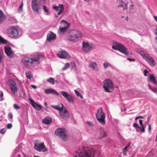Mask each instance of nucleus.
I'll use <instances>...</instances> for the list:
<instances>
[{"label": "nucleus", "mask_w": 157, "mask_h": 157, "mask_svg": "<svg viewBox=\"0 0 157 157\" xmlns=\"http://www.w3.org/2000/svg\"><path fill=\"white\" fill-rule=\"evenodd\" d=\"M44 56L40 54L36 53L30 57H25L23 59V62L25 65L28 67L30 64H32L34 62L38 61L43 58Z\"/></svg>", "instance_id": "1"}, {"label": "nucleus", "mask_w": 157, "mask_h": 157, "mask_svg": "<svg viewBox=\"0 0 157 157\" xmlns=\"http://www.w3.org/2000/svg\"><path fill=\"white\" fill-rule=\"evenodd\" d=\"M96 152L93 148H86L80 153H77L74 157H94Z\"/></svg>", "instance_id": "2"}, {"label": "nucleus", "mask_w": 157, "mask_h": 157, "mask_svg": "<svg viewBox=\"0 0 157 157\" xmlns=\"http://www.w3.org/2000/svg\"><path fill=\"white\" fill-rule=\"evenodd\" d=\"M82 33L76 29H72L70 31L67 37V40L71 41H76L81 38Z\"/></svg>", "instance_id": "3"}, {"label": "nucleus", "mask_w": 157, "mask_h": 157, "mask_svg": "<svg viewBox=\"0 0 157 157\" xmlns=\"http://www.w3.org/2000/svg\"><path fill=\"white\" fill-rule=\"evenodd\" d=\"M45 2V0H32L31 6L34 13H39L41 9L40 6Z\"/></svg>", "instance_id": "4"}, {"label": "nucleus", "mask_w": 157, "mask_h": 157, "mask_svg": "<svg viewBox=\"0 0 157 157\" xmlns=\"http://www.w3.org/2000/svg\"><path fill=\"white\" fill-rule=\"evenodd\" d=\"M103 87L105 92H112L114 89V86L112 81L109 79L105 80L103 82Z\"/></svg>", "instance_id": "5"}, {"label": "nucleus", "mask_w": 157, "mask_h": 157, "mask_svg": "<svg viewBox=\"0 0 157 157\" xmlns=\"http://www.w3.org/2000/svg\"><path fill=\"white\" fill-rule=\"evenodd\" d=\"M112 48L114 50L119 51L125 55L128 56L129 54V52L126 48L121 43L115 42L114 45L112 46Z\"/></svg>", "instance_id": "6"}, {"label": "nucleus", "mask_w": 157, "mask_h": 157, "mask_svg": "<svg viewBox=\"0 0 157 157\" xmlns=\"http://www.w3.org/2000/svg\"><path fill=\"white\" fill-rule=\"evenodd\" d=\"M96 117L100 123L103 125L105 124V114L103 112L101 108L98 109L96 114Z\"/></svg>", "instance_id": "7"}, {"label": "nucleus", "mask_w": 157, "mask_h": 157, "mask_svg": "<svg viewBox=\"0 0 157 157\" xmlns=\"http://www.w3.org/2000/svg\"><path fill=\"white\" fill-rule=\"evenodd\" d=\"M140 54L143 58L149 64L151 67H154L155 64V62L153 58L151 57L148 54H146L143 51H140Z\"/></svg>", "instance_id": "8"}, {"label": "nucleus", "mask_w": 157, "mask_h": 157, "mask_svg": "<svg viewBox=\"0 0 157 157\" xmlns=\"http://www.w3.org/2000/svg\"><path fill=\"white\" fill-rule=\"evenodd\" d=\"M34 148L39 152H45L48 151L44 143H38V140H36L34 143Z\"/></svg>", "instance_id": "9"}, {"label": "nucleus", "mask_w": 157, "mask_h": 157, "mask_svg": "<svg viewBox=\"0 0 157 157\" xmlns=\"http://www.w3.org/2000/svg\"><path fill=\"white\" fill-rule=\"evenodd\" d=\"M82 44V50L83 51L86 53L90 51L92 49H94L96 48L94 45L89 44L88 43L86 42H83Z\"/></svg>", "instance_id": "10"}, {"label": "nucleus", "mask_w": 157, "mask_h": 157, "mask_svg": "<svg viewBox=\"0 0 157 157\" xmlns=\"http://www.w3.org/2000/svg\"><path fill=\"white\" fill-rule=\"evenodd\" d=\"M7 33L11 38L17 36L19 34L17 29L15 27H11L7 29Z\"/></svg>", "instance_id": "11"}, {"label": "nucleus", "mask_w": 157, "mask_h": 157, "mask_svg": "<svg viewBox=\"0 0 157 157\" xmlns=\"http://www.w3.org/2000/svg\"><path fill=\"white\" fill-rule=\"evenodd\" d=\"M55 134L56 135L59 136L63 140H66L67 139V136L65 133L64 129L58 128L55 132Z\"/></svg>", "instance_id": "12"}, {"label": "nucleus", "mask_w": 157, "mask_h": 157, "mask_svg": "<svg viewBox=\"0 0 157 157\" xmlns=\"http://www.w3.org/2000/svg\"><path fill=\"white\" fill-rule=\"evenodd\" d=\"M59 114L61 118L63 119L67 120L69 117L70 113L66 108L59 112Z\"/></svg>", "instance_id": "13"}, {"label": "nucleus", "mask_w": 157, "mask_h": 157, "mask_svg": "<svg viewBox=\"0 0 157 157\" xmlns=\"http://www.w3.org/2000/svg\"><path fill=\"white\" fill-rule=\"evenodd\" d=\"M9 86L12 92L15 94L17 91V86L15 82L12 80H10L9 81Z\"/></svg>", "instance_id": "14"}, {"label": "nucleus", "mask_w": 157, "mask_h": 157, "mask_svg": "<svg viewBox=\"0 0 157 157\" xmlns=\"http://www.w3.org/2000/svg\"><path fill=\"white\" fill-rule=\"evenodd\" d=\"M60 92L63 96L69 102L73 103L74 102V99L71 95L69 94L68 93L65 91H61Z\"/></svg>", "instance_id": "15"}, {"label": "nucleus", "mask_w": 157, "mask_h": 157, "mask_svg": "<svg viewBox=\"0 0 157 157\" xmlns=\"http://www.w3.org/2000/svg\"><path fill=\"white\" fill-rule=\"evenodd\" d=\"M61 23L62 24L63 23L65 26L64 27L59 28V32L60 33H62L65 32L67 31L70 24L67 21L63 20L61 21Z\"/></svg>", "instance_id": "16"}, {"label": "nucleus", "mask_w": 157, "mask_h": 157, "mask_svg": "<svg viewBox=\"0 0 157 157\" xmlns=\"http://www.w3.org/2000/svg\"><path fill=\"white\" fill-rule=\"evenodd\" d=\"M57 56L61 59L68 58L70 57L69 54L66 51L64 50L59 52L57 54Z\"/></svg>", "instance_id": "17"}, {"label": "nucleus", "mask_w": 157, "mask_h": 157, "mask_svg": "<svg viewBox=\"0 0 157 157\" xmlns=\"http://www.w3.org/2000/svg\"><path fill=\"white\" fill-rule=\"evenodd\" d=\"M52 8L56 12L59 11L57 13L58 15H59L61 14L63 12L64 9V6L63 4H59L58 6H53Z\"/></svg>", "instance_id": "18"}, {"label": "nucleus", "mask_w": 157, "mask_h": 157, "mask_svg": "<svg viewBox=\"0 0 157 157\" xmlns=\"http://www.w3.org/2000/svg\"><path fill=\"white\" fill-rule=\"evenodd\" d=\"M56 36L55 34L52 32H50L47 35V40L49 42L54 40L56 39Z\"/></svg>", "instance_id": "19"}, {"label": "nucleus", "mask_w": 157, "mask_h": 157, "mask_svg": "<svg viewBox=\"0 0 157 157\" xmlns=\"http://www.w3.org/2000/svg\"><path fill=\"white\" fill-rule=\"evenodd\" d=\"M5 52L6 55L10 57H12L13 56V54L11 51V48L9 46H6L4 47Z\"/></svg>", "instance_id": "20"}, {"label": "nucleus", "mask_w": 157, "mask_h": 157, "mask_svg": "<svg viewBox=\"0 0 157 157\" xmlns=\"http://www.w3.org/2000/svg\"><path fill=\"white\" fill-rule=\"evenodd\" d=\"M29 100L30 102L31 105L35 109L38 110H40L42 109V106L37 104L33 99H29Z\"/></svg>", "instance_id": "21"}, {"label": "nucleus", "mask_w": 157, "mask_h": 157, "mask_svg": "<svg viewBox=\"0 0 157 157\" xmlns=\"http://www.w3.org/2000/svg\"><path fill=\"white\" fill-rule=\"evenodd\" d=\"M44 92L46 94H48L50 93L55 94L58 96H59V93L55 90L52 89H47L45 90Z\"/></svg>", "instance_id": "22"}, {"label": "nucleus", "mask_w": 157, "mask_h": 157, "mask_svg": "<svg viewBox=\"0 0 157 157\" xmlns=\"http://www.w3.org/2000/svg\"><path fill=\"white\" fill-rule=\"evenodd\" d=\"M51 107L53 108L58 110L60 112L63 109V105L62 104H58L57 105H51Z\"/></svg>", "instance_id": "23"}, {"label": "nucleus", "mask_w": 157, "mask_h": 157, "mask_svg": "<svg viewBox=\"0 0 157 157\" xmlns=\"http://www.w3.org/2000/svg\"><path fill=\"white\" fill-rule=\"evenodd\" d=\"M88 66L90 68H92L93 70H98L97 63L95 62H90Z\"/></svg>", "instance_id": "24"}, {"label": "nucleus", "mask_w": 157, "mask_h": 157, "mask_svg": "<svg viewBox=\"0 0 157 157\" xmlns=\"http://www.w3.org/2000/svg\"><path fill=\"white\" fill-rule=\"evenodd\" d=\"M148 79L154 84H156L157 85L156 78L153 74H150L148 77Z\"/></svg>", "instance_id": "25"}, {"label": "nucleus", "mask_w": 157, "mask_h": 157, "mask_svg": "<svg viewBox=\"0 0 157 157\" xmlns=\"http://www.w3.org/2000/svg\"><path fill=\"white\" fill-rule=\"evenodd\" d=\"M119 3L118 5V7H122L124 9L126 10L127 6L126 3L124 2H123L122 0H119Z\"/></svg>", "instance_id": "26"}, {"label": "nucleus", "mask_w": 157, "mask_h": 157, "mask_svg": "<svg viewBox=\"0 0 157 157\" xmlns=\"http://www.w3.org/2000/svg\"><path fill=\"white\" fill-rule=\"evenodd\" d=\"M5 16L2 10H0V23L3 21L5 19Z\"/></svg>", "instance_id": "27"}, {"label": "nucleus", "mask_w": 157, "mask_h": 157, "mask_svg": "<svg viewBox=\"0 0 157 157\" xmlns=\"http://www.w3.org/2000/svg\"><path fill=\"white\" fill-rule=\"evenodd\" d=\"M42 122L46 124H48L51 123V121L49 118H46L42 121Z\"/></svg>", "instance_id": "28"}, {"label": "nucleus", "mask_w": 157, "mask_h": 157, "mask_svg": "<svg viewBox=\"0 0 157 157\" xmlns=\"http://www.w3.org/2000/svg\"><path fill=\"white\" fill-rule=\"evenodd\" d=\"M100 135L102 138H103L106 136V133L103 129H100Z\"/></svg>", "instance_id": "29"}, {"label": "nucleus", "mask_w": 157, "mask_h": 157, "mask_svg": "<svg viewBox=\"0 0 157 157\" xmlns=\"http://www.w3.org/2000/svg\"><path fill=\"white\" fill-rule=\"evenodd\" d=\"M7 43V40L0 36V44H6Z\"/></svg>", "instance_id": "30"}, {"label": "nucleus", "mask_w": 157, "mask_h": 157, "mask_svg": "<svg viewBox=\"0 0 157 157\" xmlns=\"http://www.w3.org/2000/svg\"><path fill=\"white\" fill-rule=\"evenodd\" d=\"M47 81L48 82L50 83L52 85H54V84L55 80L52 78L51 77L47 79Z\"/></svg>", "instance_id": "31"}, {"label": "nucleus", "mask_w": 157, "mask_h": 157, "mask_svg": "<svg viewBox=\"0 0 157 157\" xmlns=\"http://www.w3.org/2000/svg\"><path fill=\"white\" fill-rule=\"evenodd\" d=\"M23 2H22L20 5V6H19L18 9V11L19 13H20L21 12H22L23 11Z\"/></svg>", "instance_id": "32"}, {"label": "nucleus", "mask_w": 157, "mask_h": 157, "mask_svg": "<svg viewBox=\"0 0 157 157\" xmlns=\"http://www.w3.org/2000/svg\"><path fill=\"white\" fill-rule=\"evenodd\" d=\"M70 65L69 63H65L64 67L62 68L63 70H65L68 68L70 67Z\"/></svg>", "instance_id": "33"}, {"label": "nucleus", "mask_w": 157, "mask_h": 157, "mask_svg": "<svg viewBox=\"0 0 157 157\" xmlns=\"http://www.w3.org/2000/svg\"><path fill=\"white\" fill-rule=\"evenodd\" d=\"M26 75L27 78L29 79H30L31 78V76L30 75V71H27L26 72Z\"/></svg>", "instance_id": "34"}, {"label": "nucleus", "mask_w": 157, "mask_h": 157, "mask_svg": "<svg viewBox=\"0 0 157 157\" xmlns=\"http://www.w3.org/2000/svg\"><path fill=\"white\" fill-rule=\"evenodd\" d=\"M43 8L45 12L47 14H48L49 13V12L47 10L46 7L45 6H43Z\"/></svg>", "instance_id": "35"}, {"label": "nucleus", "mask_w": 157, "mask_h": 157, "mask_svg": "<svg viewBox=\"0 0 157 157\" xmlns=\"http://www.w3.org/2000/svg\"><path fill=\"white\" fill-rule=\"evenodd\" d=\"M110 65L107 62H105L103 64V66L105 68H107Z\"/></svg>", "instance_id": "36"}, {"label": "nucleus", "mask_w": 157, "mask_h": 157, "mask_svg": "<svg viewBox=\"0 0 157 157\" xmlns=\"http://www.w3.org/2000/svg\"><path fill=\"white\" fill-rule=\"evenodd\" d=\"M72 68L74 69L75 70H76V64L75 63H72Z\"/></svg>", "instance_id": "37"}, {"label": "nucleus", "mask_w": 157, "mask_h": 157, "mask_svg": "<svg viewBox=\"0 0 157 157\" xmlns=\"http://www.w3.org/2000/svg\"><path fill=\"white\" fill-rule=\"evenodd\" d=\"M14 108L16 109H19L20 108V107L19 106L15 104L13 105Z\"/></svg>", "instance_id": "38"}, {"label": "nucleus", "mask_w": 157, "mask_h": 157, "mask_svg": "<svg viewBox=\"0 0 157 157\" xmlns=\"http://www.w3.org/2000/svg\"><path fill=\"white\" fill-rule=\"evenodd\" d=\"M141 127H142L141 128L139 127V128L140 129V130L141 132H144L145 131V129L144 128V126H142Z\"/></svg>", "instance_id": "39"}, {"label": "nucleus", "mask_w": 157, "mask_h": 157, "mask_svg": "<svg viewBox=\"0 0 157 157\" xmlns=\"http://www.w3.org/2000/svg\"><path fill=\"white\" fill-rule=\"evenodd\" d=\"M6 130H5V128H3L1 129L0 130V133L2 134H4L6 132Z\"/></svg>", "instance_id": "40"}, {"label": "nucleus", "mask_w": 157, "mask_h": 157, "mask_svg": "<svg viewBox=\"0 0 157 157\" xmlns=\"http://www.w3.org/2000/svg\"><path fill=\"white\" fill-rule=\"evenodd\" d=\"M86 123L88 125L91 127H93L94 126L93 124L89 121H87Z\"/></svg>", "instance_id": "41"}, {"label": "nucleus", "mask_w": 157, "mask_h": 157, "mask_svg": "<svg viewBox=\"0 0 157 157\" xmlns=\"http://www.w3.org/2000/svg\"><path fill=\"white\" fill-rule=\"evenodd\" d=\"M12 127V124L11 123H9L7 125V127L8 129L11 128Z\"/></svg>", "instance_id": "42"}, {"label": "nucleus", "mask_w": 157, "mask_h": 157, "mask_svg": "<svg viewBox=\"0 0 157 157\" xmlns=\"http://www.w3.org/2000/svg\"><path fill=\"white\" fill-rule=\"evenodd\" d=\"M133 126L134 127L136 128H139V126L136 123H135L133 124Z\"/></svg>", "instance_id": "43"}, {"label": "nucleus", "mask_w": 157, "mask_h": 157, "mask_svg": "<svg viewBox=\"0 0 157 157\" xmlns=\"http://www.w3.org/2000/svg\"><path fill=\"white\" fill-rule=\"evenodd\" d=\"M151 90L155 93H157V88H153Z\"/></svg>", "instance_id": "44"}, {"label": "nucleus", "mask_w": 157, "mask_h": 157, "mask_svg": "<svg viewBox=\"0 0 157 157\" xmlns=\"http://www.w3.org/2000/svg\"><path fill=\"white\" fill-rule=\"evenodd\" d=\"M148 72V71L147 69H145L144 71V75L145 76H147V74Z\"/></svg>", "instance_id": "45"}, {"label": "nucleus", "mask_w": 157, "mask_h": 157, "mask_svg": "<svg viewBox=\"0 0 157 157\" xmlns=\"http://www.w3.org/2000/svg\"><path fill=\"white\" fill-rule=\"evenodd\" d=\"M8 116L9 118L11 119H12L13 118V114L11 113H10L8 114Z\"/></svg>", "instance_id": "46"}, {"label": "nucleus", "mask_w": 157, "mask_h": 157, "mask_svg": "<svg viewBox=\"0 0 157 157\" xmlns=\"http://www.w3.org/2000/svg\"><path fill=\"white\" fill-rule=\"evenodd\" d=\"M130 144H128L127 146H125V147L123 149L124 150H127V149L130 146Z\"/></svg>", "instance_id": "47"}, {"label": "nucleus", "mask_w": 157, "mask_h": 157, "mask_svg": "<svg viewBox=\"0 0 157 157\" xmlns=\"http://www.w3.org/2000/svg\"><path fill=\"white\" fill-rule=\"evenodd\" d=\"M75 93L78 96H79L80 95V93L78 91H77L76 90H75Z\"/></svg>", "instance_id": "48"}, {"label": "nucleus", "mask_w": 157, "mask_h": 157, "mask_svg": "<svg viewBox=\"0 0 157 157\" xmlns=\"http://www.w3.org/2000/svg\"><path fill=\"white\" fill-rule=\"evenodd\" d=\"M127 150H123V153L124 155H127Z\"/></svg>", "instance_id": "49"}, {"label": "nucleus", "mask_w": 157, "mask_h": 157, "mask_svg": "<svg viewBox=\"0 0 157 157\" xmlns=\"http://www.w3.org/2000/svg\"><path fill=\"white\" fill-rule=\"evenodd\" d=\"M140 124L141 126H143L142 121L141 120H139Z\"/></svg>", "instance_id": "50"}, {"label": "nucleus", "mask_w": 157, "mask_h": 157, "mask_svg": "<svg viewBox=\"0 0 157 157\" xmlns=\"http://www.w3.org/2000/svg\"><path fill=\"white\" fill-rule=\"evenodd\" d=\"M3 96V93L2 92L1 93L0 95V97L2 98V99L1 100V101H2V97Z\"/></svg>", "instance_id": "51"}, {"label": "nucleus", "mask_w": 157, "mask_h": 157, "mask_svg": "<svg viewBox=\"0 0 157 157\" xmlns=\"http://www.w3.org/2000/svg\"><path fill=\"white\" fill-rule=\"evenodd\" d=\"M148 130L149 131H151V126L149 124H148Z\"/></svg>", "instance_id": "52"}, {"label": "nucleus", "mask_w": 157, "mask_h": 157, "mask_svg": "<svg viewBox=\"0 0 157 157\" xmlns=\"http://www.w3.org/2000/svg\"><path fill=\"white\" fill-rule=\"evenodd\" d=\"M148 87H149V88H150V89L151 90H152V89H153V88H152L151 87V86L150 84H148Z\"/></svg>", "instance_id": "53"}, {"label": "nucleus", "mask_w": 157, "mask_h": 157, "mask_svg": "<svg viewBox=\"0 0 157 157\" xmlns=\"http://www.w3.org/2000/svg\"><path fill=\"white\" fill-rule=\"evenodd\" d=\"M31 86L34 89H36V86H35L33 85H31Z\"/></svg>", "instance_id": "54"}, {"label": "nucleus", "mask_w": 157, "mask_h": 157, "mask_svg": "<svg viewBox=\"0 0 157 157\" xmlns=\"http://www.w3.org/2000/svg\"><path fill=\"white\" fill-rule=\"evenodd\" d=\"M155 35H157V28L156 29V30L155 31ZM156 39H157V37L156 38Z\"/></svg>", "instance_id": "55"}, {"label": "nucleus", "mask_w": 157, "mask_h": 157, "mask_svg": "<svg viewBox=\"0 0 157 157\" xmlns=\"http://www.w3.org/2000/svg\"><path fill=\"white\" fill-rule=\"evenodd\" d=\"M154 17L155 21L157 22V17L154 16Z\"/></svg>", "instance_id": "56"}, {"label": "nucleus", "mask_w": 157, "mask_h": 157, "mask_svg": "<svg viewBox=\"0 0 157 157\" xmlns=\"http://www.w3.org/2000/svg\"><path fill=\"white\" fill-rule=\"evenodd\" d=\"M128 60H130V61H132L133 60V59H132L129 58H128L127 59Z\"/></svg>", "instance_id": "57"}, {"label": "nucleus", "mask_w": 157, "mask_h": 157, "mask_svg": "<svg viewBox=\"0 0 157 157\" xmlns=\"http://www.w3.org/2000/svg\"><path fill=\"white\" fill-rule=\"evenodd\" d=\"M80 96V97H81V98H82V95L81 94L79 96Z\"/></svg>", "instance_id": "58"}, {"label": "nucleus", "mask_w": 157, "mask_h": 157, "mask_svg": "<svg viewBox=\"0 0 157 157\" xmlns=\"http://www.w3.org/2000/svg\"><path fill=\"white\" fill-rule=\"evenodd\" d=\"M126 20H127V21H128V17H126Z\"/></svg>", "instance_id": "59"}, {"label": "nucleus", "mask_w": 157, "mask_h": 157, "mask_svg": "<svg viewBox=\"0 0 157 157\" xmlns=\"http://www.w3.org/2000/svg\"><path fill=\"white\" fill-rule=\"evenodd\" d=\"M139 117H140V116H139V117H137L136 118V120L137 119V118H139Z\"/></svg>", "instance_id": "60"}, {"label": "nucleus", "mask_w": 157, "mask_h": 157, "mask_svg": "<svg viewBox=\"0 0 157 157\" xmlns=\"http://www.w3.org/2000/svg\"><path fill=\"white\" fill-rule=\"evenodd\" d=\"M84 1H89L90 0H84Z\"/></svg>", "instance_id": "61"}, {"label": "nucleus", "mask_w": 157, "mask_h": 157, "mask_svg": "<svg viewBox=\"0 0 157 157\" xmlns=\"http://www.w3.org/2000/svg\"><path fill=\"white\" fill-rule=\"evenodd\" d=\"M55 16L56 18H57L58 17V16H57L56 15Z\"/></svg>", "instance_id": "62"}, {"label": "nucleus", "mask_w": 157, "mask_h": 157, "mask_svg": "<svg viewBox=\"0 0 157 157\" xmlns=\"http://www.w3.org/2000/svg\"><path fill=\"white\" fill-rule=\"evenodd\" d=\"M55 82H57V81H55Z\"/></svg>", "instance_id": "63"}, {"label": "nucleus", "mask_w": 157, "mask_h": 157, "mask_svg": "<svg viewBox=\"0 0 157 157\" xmlns=\"http://www.w3.org/2000/svg\"><path fill=\"white\" fill-rule=\"evenodd\" d=\"M44 104L45 105H47V103H46V102H45L44 103Z\"/></svg>", "instance_id": "64"}]
</instances>
